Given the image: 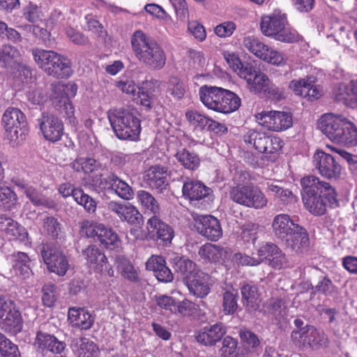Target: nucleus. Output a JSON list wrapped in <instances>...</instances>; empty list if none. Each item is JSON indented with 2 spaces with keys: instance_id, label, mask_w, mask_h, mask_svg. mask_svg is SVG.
<instances>
[{
  "instance_id": "nucleus-1",
  "label": "nucleus",
  "mask_w": 357,
  "mask_h": 357,
  "mask_svg": "<svg viewBox=\"0 0 357 357\" xmlns=\"http://www.w3.org/2000/svg\"><path fill=\"white\" fill-rule=\"evenodd\" d=\"M301 197L304 208L314 216L324 215L328 208L340 206L337 193L329 183L310 175L301 180Z\"/></svg>"
},
{
  "instance_id": "nucleus-2",
  "label": "nucleus",
  "mask_w": 357,
  "mask_h": 357,
  "mask_svg": "<svg viewBox=\"0 0 357 357\" xmlns=\"http://www.w3.org/2000/svg\"><path fill=\"white\" fill-rule=\"evenodd\" d=\"M132 52L140 63L152 70L162 69L167 61L163 48L142 31L134 32L131 38Z\"/></svg>"
},
{
  "instance_id": "nucleus-3",
  "label": "nucleus",
  "mask_w": 357,
  "mask_h": 357,
  "mask_svg": "<svg viewBox=\"0 0 357 357\" xmlns=\"http://www.w3.org/2000/svg\"><path fill=\"white\" fill-rule=\"evenodd\" d=\"M202 102L215 112L229 114L237 110L241 104V98L233 91L222 87L203 86L199 91Z\"/></svg>"
},
{
  "instance_id": "nucleus-4",
  "label": "nucleus",
  "mask_w": 357,
  "mask_h": 357,
  "mask_svg": "<svg viewBox=\"0 0 357 357\" xmlns=\"http://www.w3.org/2000/svg\"><path fill=\"white\" fill-rule=\"evenodd\" d=\"M260 29L264 36L283 43H295L300 39L296 30L290 27L287 15L280 10L261 16Z\"/></svg>"
},
{
  "instance_id": "nucleus-5",
  "label": "nucleus",
  "mask_w": 357,
  "mask_h": 357,
  "mask_svg": "<svg viewBox=\"0 0 357 357\" xmlns=\"http://www.w3.org/2000/svg\"><path fill=\"white\" fill-rule=\"evenodd\" d=\"M31 54L38 66L49 75L63 79L73 73L70 61L56 52L34 48Z\"/></svg>"
},
{
  "instance_id": "nucleus-6",
  "label": "nucleus",
  "mask_w": 357,
  "mask_h": 357,
  "mask_svg": "<svg viewBox=\"0 0 357 357\" xmlns=\"http://www.w3.org/2000/svg\"><path fill=\"white\" fill-rule=\"evenodd\" d=\"M107 118L116 136L123 140L137 139L141 131L139 119L126 109H111Z\"/></svg>"
},
{
  "instance_id": "nucleus-7",
  "label": "nucleus",
  "mask_w": 357,
  "mask_h": 357,
  "mask_svg": "<svg viewBox=\"0 0 357 357\" xmlns=\"http://www.w3.org/2000/svg\"><path fill=\"white\" fill-rule=\"evenodd\" d=\"M1 124L10 142L18 144L25 140L28 132L27 122L26 116L20 109L7 108L3 114Z\"/></svg>"
},
{
  "instance_id": "nucleus-8",
  "label": "nucleus",
  "mask_w": 357,
  "mask_h": 357,
  "mask_svg": "<svg viewBox=\"0 0 357 357\" xmlns=\"http://www.w3.org/2000/svg\"><path fill=\"white\" fill-rule=\"evenodd\" d=\"M229 194L232 201L249 208H262L268 202L261 190L253 185L231 187Z\"/></svg>"
},
{
  "instance_id": "nucleus-9",
  "label": "nucleus",
  "mask_w": 357,
  "mask_h": 357,
  "mask_svg": "<svg viewBox=\"0 0 357 357\" xmlns=\"http://www.w3.org/2000/svg\"><path fill=\"white\" fill-rule=\"evenodd\" d=\"M183 197L188 199L192 205L206 207L213 202L214 195L213 190L202 182L185 178L182 187Z\"/></svg>"
},
{
  "instance_id": "nucleus-10",
  "label": "nucleus",
  "mask_w": 357,
  "mask_h": 357,
  "mask_svg": "<svg viewBox=\"0 0 357 357\" xmlns=\"http://www.w3.org/2000/svg\"><path fill=\"white\" fill-rule=\"evenodd\" d=\"M40 252L41 257L50 272L59 276L66 274L70 264L62 250L52 243H43Z\"/></svg>"
},
{
  "instance_id": "nucleus-11",
  "label": "nucleus",
  "mask_w": 357,
  "mask_h": 357,
  "mask_svg": "<svg viewBox=\"0 0 357 357\" xmlns=\"http://www.w3.org/2000/svg\"><path fill=\"white\" fill-rule=\"evenodd\" d=\"M243 47L260 59L276 66L285 63L284 54L263 43L255 36H246L243 40Z\"/></svg>"
},
{
  "instance_id": "nucleus-12",
  "label": "nucleus",
  "mask_w": 357,
  "mask_h": 357,
  "mask_svg": "<svg viewBox=\"0 0 357 357\" xmlns=\"http://www.w3.org/2000/svg\"><path fill=\"white\" fill-rule=\"evenodd\" d=\"M294 335V345L302 351L309 349L316 351L327 348L329 345L328 336L314 326L307 328L301 334L295 333Z\"/></svg>"
},
{
  "instance_id": "nucleus-13",
  "label": "nucleus",
  "mask_w": 357,
  "mask_h": 357,
  "mask_svg": "<svg viewBox=\"0 0 357 357\" xmlns=\"http://www.w3.org/2000/svg\"><path fill=\"white\" fill-rule=\"evenodd\" d=\"M255 117L259 124L274 132L286 130L293 125L292 115L287 112L264 111L256 114Z\"/></svg>"
},
{
  "instance_id": "nucleus-14",
  "label": "nucleus",
  "mask_w": 357,
  "mask_h": 357,
  "mask_svg": "<svg viewBox=\"0 0 357 357\" xmlns=\"http://www.w3.org/2000/svg\"><path fill=\"white\" fill-rule=\"evenodd\" d=\"M245 143L252 144L259 152L271 154L278 152L283 146L280 137H271L265 132L249 130L244 135Z\"/></svg>"
},
{
  "instance_id": "nucleus-15",
  "label": "nucleus",
  "mask_w": 357,
  "mask_h": 357,
  "mask_svg": "<svg viewBox=\"0 0 357 357\" xmlns=\"http://www.w3.org/2000/svg\"><path fill=\"white\" fill-rule=\"evenodd\" d=\"M312 162L323 177L331 180H337L340 177L342 167L333 155L322 151H317L313 155Z\"/></svg>"
},
{
  "instance_id": "nucleus-16",
  "label": "nucleus",
  "mask_w": 357,
  "mask_h": 357,
  "mask_svg": "<svg viewBox=\"0 0 357 357\" xmlns=\"http://www.w3.org/2000/svg\"><path fill=\"white\" fill-rule=\"evenodd\" d=\"M257 255L261 263L266 261L268 266L275 269H281L289 266L286 255L276 244L271 242L262 243L257 250Z\"/></svg>"
},
{
  "instance_id": "nucleus-17",
  "label": "nucleus",
  "mask_w": 357,
  "mask_h": 357,
  "mask_svg": "<svg viewBox=\"0 0 357 357\" xmlns=\"http://www.w3.org/2000/svg\"><path fill=\"white\" fill-rule=\"evenodd\" d=\"M38 125L46 140L56 142L61 139L63 135V123L62 121L55 115L47 112H43L37 119Z\"/></svg>"
},
{
  "instance_id": "nucleus-18",
  "label": "nucleus",
  "mask_w": 357,
  "mask_h": 357,
  "mask_svg": "<svg viewBox=\"0 0 357 357\" xmlns=\"http://www.w3.org/2000/svg\"><path fill=\"white\" fill-rule=\"evenodd\" d=\"M227 333V328L222 322L208 324L197 331L195 337L197 342L206 347L215 346L221 341Z\"/></svg>"
},
{
  "instance_id": "nucleus-19",
  "label": "nucleus",
  "mask_w": 357,
  "mask_h": 357,
  "mask_svg": "<svg viewBox=\"0 0 357 357\" xmlns=\"http://www.w3.org/2000/svg\"><path fill=\"white\" fill-rule=\"evenodd\" d=\"M195 221V227L197 232L208 240L217 241L222 236L220 223L214 216H197Z\"/></svg>"
},
{
  "instance_id": "nucleus-20",
  "label": "nucleus",
  "mask_w": 357,
  "mask_h": 357,
  "mask_svg": "<svg viewBox=\"0 0 357 357\" xmlns=\"http://www.w3.org/2000/svg\"><path fill=\"white\" fill-rule=\"evenodd\" d=\"M100 185L106 190L114 192L124 200H130L135 196L132 187L114 173H109L102 178Z\"/></svg>"
},
{
  "instance_id": "nucleus-21",
  "label": "nucleus",
  "mask_w": 357,
  "mask_h": 357,
  "mask_svg": "<svg viewBox=\"0 0 357 357\" xmlns=\"http://www.w3.org/2000/svg\"><path fill=\"white\" fill-rule=\"evenodd\" d=\"M345 120L342 116L325 114L319 119L318 127L331 141L336 143Z\"/></svg>"
},
{
  "instance_id": "nucleus-22",
  "label": "nucleus",
  "mask_w": 357,
  "mask_h": 357,
  "mask_svg": "<svg viewBox=\"0 0 357 357\" xmlns=\"http://www.w3.org/2000/svg\"><path fill=\"white\" fill-rule=\"evenodd\" d=\"M333 96L337 102L351 108L357 107V78L348 83H340L333 90Z\"/></svg>"
},
{
  "instance_id": "nucleus-23",
  "label": "nucleus",
  "mask_w": 357,
  "mask_h": 357,
  "mask_svg": "<svg viewBox=\"0 0 357 357\" xmlns=\"http://www.w3.org/2000/svg\"><path fill=\"white\" fill-rule=\"evenodd\" d=\"M34 346L43 352L50 351L54 354H61L65 350L66 344L53 335L39 331L36 333Z\"/></svg>"
},
{
  "instance_id": "nucleus-24",
  "label": "nucleus",
  "mask_w": 357,
  "mask_h": 357,
  "mask_svg": "<svg viewBox=\"0 0 357 357\" xmlns=\"http://www.w3.org/2000/svg\"><path fill=\"white\" fill-rule=\"evenodd\" d=\"M185 284L191 294L202 298L210 293L212 280L208 274L199 270Z\"/></svg>"
},
{
  "instance_id": "nucleus-25",
  "label": "nucleus",
  "mask_w": 357,
  "mask_h": 357,
  "mask_svg": "<svg viewBox=\"0 0 357 357\" xmlns=\"http://www.w3.org/2000/svg\"><path fill=\"white\" fill-rule=\"evenodd\" d=\"M314 78L310 77L306 79L292 80L289 86L296 95L313 100L318 99L321 96V91L314 84Z\"/></svg>"
},
{
  "instance_id": "nucleus-26",
  "label": "nucleus",
  "mask_w": 357,
  "mask_h": 357,
  "mask_svg": "<svg viewBox=\"0 0 357 357\" xmlns=\"http://www.w3.org/2000/svg\"><path fill=\"white\" fill-rule=\"evenodd\" d=\"M299 225L295 223L287 214L277 215L272 222L274 236L282 243Z\"/></svg>"
},
{
  "instance_id": "nucleus-27",
  "label": "nucleus",
  "mask_w": 357,
  "mask_h": 357,
  "mask_svg": "<svg viewBox=\"0 0 357 357\" xmlns=\"http://www.w3.org/2000/svg\"><path fill=\"white\" fill-rule=\"evenodd\" d=\"M288 236L283 243L287 248L296 253H302L309 247V235L303 227L298 225L296 227L294 231Z\"/></svg>"
},
{
  "instance_id": "nucleus-28",
  "label": "nucleus",
  "mask_w": 357,
  "mask_h": 357,
  "mask_svg": "<svg viewBox=\"0 0 357 357\" xmlns=\"http://www.w3.org/2000/svg\"><path fill=\"white\" fill-rule=\"evenodd\" d=\"M146 269L152 271L157 280L162 282H170L174 279L172 271L167 266L165 259L161 256H151L146 263Z\"/></svg>"
},
{
  "instance_id": "nucleus-29",
  "label": "nucleus",
  "mask_w": 357,
  "mask_h": 357,
  "mask_svg": "<svg viewBox=\"0 0 357 357\" xmlns=\"http://www.w3.org/2000/svg\"><path fill=\"white\" fill-rule=\"evenodd\" d=\"M0 231L3 232L9 240L24 241L28 235L24 227L4 214L0 215Z\"/></svg>"
},
{
  "instance_id": "nucleus-30",
  "label": "nucleus",
  "mask_w": 357,
  "mask_h": 357,
  "mask_svg": "<svg viewBox=\"0 0 357 357\" xmlns=\"http://www.w3.org/2000/svg\"><path fill=\"white\" fill-rule=\"evenodd\" d=\"M8 259L11 261L13 269L17 276L25 280L33 274L31 260L26 253L14 252L8 256Z\"/></svg>"
},
{
  "instance_id": "nucleus-31",
  "label": "nucleus",
  "mask_w": 357,
  "mask_h": 357,
  "mask_svg": "<svg viewBox=\"0 0 357 357\" xmlns=\"http://www.w3.org/2000/svg\"><path fill=\"white\" fill-rule=\"evenodd\" d=\"M241 294L242 303L246 311L252 312L259 310L261 300L257 285L251 283L243 284L241 287Z\"/></svg>"
},
{
  "instance_id": "nucleus-32",
  "label": "nucleus",
  "mask_w": 357,
  "mask_h": 357,
  "mask_svg": "<svg viewBox=\"0 0 357 357\" xmlns=\"http://www.w3.org/2000/svg\"><path fill=\"white\" fill-rule=\"evenodd\" d=\"M136 198L145 215L152 218L157 215H162V209L160 204L149 192L139 190L137 192Z\"/></svg>"
},
{
  "instance_id": "nucleus-33",
  "label": "nucleus",
  "mask_w": 357,
  "mask_h": 357,
  "mask_svg": "<svg viewBox=\"0 0 357 357\" xmlns=\"http://www.w3.org/2000/svg\"><path fill=\"white\" fill-rule=\"evenodd\" d=\"M172 264L175 273L185 284L199 271L195 263L183 257H174L172 259Z\"/></svg>"
},
{
  "instance_id": "nucleus-34",
  "label": "nucleus",
  "mask_w": 357,
  "mask_h": 357,
  "mask_svg": "<svg viewBox=\"0 0 357 357\" xmlns=\"http://www.w3.org/2000/svg\"><path fill=\"white\" fill-rule=\"evenodd\" d=\"M0 326L12 335H16L22 331L23 319L16 305L9 310V312H8L3 318H1Z\"/></svg>"
},
{
  "instance_id": "nucleus-35",
  "label": "nucleus",
  "mask_w": 357,
  "mask_h": 357,
  "mask_svg": "<svg viewBox=\"0 0 357 357\" xmlns=\"http://www.w3.org/2000/svg\"><path fill=\"white\" fill-rule=\"evenodd\" d=\"M68 320L73 326L82 330L89 329L94 322L93 317L89 312L77 307L69 308Z\"/></svg>"
},
{
  "instance_id": "nucleus-36",
  "label": "nucleus",
  "mask_w": 357,
  "mask_h": 357,
  "mask_svg": "<svg viewBox=\"0 0 357 357\" xmlns=\"http://www.w3.org/2000/svg\"><path fill=\"white\" fill-rule=\"evenodd\" d=\"M167 168L161 166H153L148 170L146 176L147 183L151 188L165 189L168 185Z\"/></svg>"
},
{
  "instance_id": "nucleus-37",
  "label": "nucleus",
  "mask_w": 357,
  "mask_h": 357,
  "mask_svg": "<svg viewBox=\"0 0 357 357\" xmlns=\"http://www.w3.org/2000/svg\"><path fill=\"white\" fill-rule=\"evenodd\" d=\"M73 350L77 357H98L100 354L97 345L86 337L74 340Z\"/></svg>"
},
{
  "instance_id": "nucleus-38",
  "label": "nucleus",
  "mask_w": 357,
  "mask_h": 357,
  "mask_svg": "<svg viewBox=\"0 0 357 357\" xmlns=\"http://www.w3.org/2000/svg\"><path fill=\"white\" fill-rule=\"evenodd\" d=\"M175 158L182 167L190 171L197 170L201 162L199 155L195 151L187 148L178 149Z\"/></svg>"
},
{
  "instance_id": "nucleus-39",
  "label": "nucleus",
  "mask_w": 357,
  "mask_h": 357,
  "mask_svg": "<svg viewBox=\"0 0 357 357\" xmlns=\"http://www.w3.org/2000/svg\"><path fill=\"white\" fill-rule=\"evenodd\" d=\"M199 255L203 259L211 262H217L227 259L229 250L220 245L206 243L199 248Z\"/></svg>"
},
{
  "instance_id": "nucleus-40",
  "label": "nucleus",
  "mask_w": 357,
  "mask_h": 357,
  "mask_svg": "<svg viewBox=\"0 0 357 357\" xmlns=\"http://www.w3.org/2000/svg\"><path fill=\"white\" fill-rule=\"evenodd\" d=\"M20 62V52L10 45H3L0 50V63L2 66L15 69Z\"/></svg>"
},
{
  "instance_id": "nucleus-41",
  "label": "nucleus",
  "mask_w": 357,
  "mask_h": 357,
  "mask_svg": "<svg viewBox=\"0 0 357 357\" xmlns=\"http://www.w3.org/2000/svg\"><path fill=\"white\" fill-rule=\"evenodd\" d=\"M337 144L347 146L357 145V128L350 121L346 119L338 136Z\"/></svg>"
},
{
  "instance_id": "nucleus-42",
  "label": "nucleus",
  "mask_w": 357,
  "mask_h": 357,
  "mask_svg": "<svg viewBox=\"0 0 357 357\" xmlns=\"http://www.w3.org/2000/svg\"><path fill=\"white\" fill-rule=\"evenodd\" d=\"M51 90L52 93L50 95V98L54 104L56 105V107L61 106L62 105L66 107V109H69L71 110L70 114H73V107L71 103L69 102L68 98L65 91V86L63 84L60 82H55L51 84Z\"/></svg>"
},
{
  "instance_id": "nucleus-43",
  "label": "nucleus",
  "mask_w": 357,
  "mask_h": 357,
  "mask_svg": "<svg viewBox=\"0 0 357 357\" xmlns=\"http://www.w3.org/2000/svg\"><path fill=\"white\" fill-rule=\"evenodd\" d=\"M82 255L84 259L91 264H95L101 271L106 265L107 258L103 252L94 245H89L82 250Z\"/></svg>"
},
{
  "instance_id": "nucleus-44",
  "label": "nucleus",
  "mask_w": 357,
  "mask_h": 357,
  "mask_svg": "<svg viewBox=\"0 0 357 357\" xmlns=\"http://www.w3.org/2000/svg\"><path fill=\"white\" fill-rule=\"evenodd\" d=\"M115 264L121 275L131 282L138 280V274L130 261L124 256H117L115 258Z\"/></svg>"
},
{
  "instance_id": "nucleus-45",
  "label": "nucleus",
  "mask_w": 357,
  "mask_h": 357,
  "mask_svg": "<svg viewBox=\"0 0 357 357\" xmlns=\"http://www.w3.org/2000/svg\"><path fill=\"white\" fill-rule=\"evenodd\" d=\"M120 220L137 227L142 226L144 224L143 215L136 206L128 202L126 203V206Z\"/></svg>"
},
{
  "instance_id": "nucleus-46",
  "label": "nucleus",
  "mask_w": 357,
  "mask_h": 357,
  "mask_svg": "<svg viewBox=\"0 0 357 357\" xmlns=\"http://www.w3.org/2000/svg\"><path fill=\"white\" fill-rule=\"evenodd\" d=\"M104 225L93 220H85L81 222L80 234L87 238H91L94 241L99 240L102 232Z\"/></svg>"
},
{
  "instance_id": "nucleus-47",
  "label": "nucleus",
  "mask_w": 357,
  "mask_h": 357,
  "mask_svg": "<svg viewBox=\"0 0 357 357\" xmlns=\"http://www.w3.org/2000/svg\"><path fill=\"white\" fill-rule=\"evenodd\" d=\"M238 294L236 289L227 290L222 294V310L225 314H234L238 309Z\"/></svg>"
},
{
  "instance_id": "nucleus-48",
  "label": "nucleus",
  "mask_w": 357,
  "mask_h": 357,
  "mask_svg": "<svg viewBox=\"0 0 357 357\" xmlns=\"http://www.w3.org/2000/svg\"><path fill=\"white\" fill-rule=\"evenodd\" d=\"M266 190L273 192L276 197L280 199L284 204H289L296 202V197L289 189L284 188L275 182L268 181L266 183Z\"/></svg>"
},
{
  "instance_id": "nucleus-49",
  "label": "nucleus",
  "mask_w": 357,
  "mask_h": 357,
  "mask_svg": "<svg viewBox=\"0 0 357 357\" xmlns=\"http://www.w3.org/2000/svg\"><path fill=\"white\" fill-rule=\"evenodd\" d=\"M23 16L29 22L37 23L45 18V13L41 6L29 1L23 8Z\"/></svg>"
},
{
  "instance_id": "nucleus-50",
  "label": "nucleus",
  "mask_w": 357,
  "mask_h": 357,
  "mask_svg": "<svg viewBox=\"0 0 357 357\" xmlns=\"http://www.w3.org/2000/svg\"><path fill=\"white\" fill-rule=\"evenodd\" d=\"M30 202L36 206H44L48 208L53 207V202L43 195L35 188L30 185L24 192Z\"/></svg>"
},
{
  "instance_id": "nucleus-51",
  "label": "nucleus",
  "mask_w": 357,
  "mask_h": 357,
  "mask_svg": "<svg viewBox=\"0 0 357 357\" xmlns=\"http://www.w3.org/2000/svg\"><path fill=\"white\" fill-rule=\"evenodd\" d=\"M102 232L99 237L98 241L107 249H114L119 244V238L117 234L110 227L103 226Z\"/></svg>"
},
{
  "instance_id": "nucleus-52",
  "label": "nucleus",
  "mask_w": 357,
  "mask_h": 357,
  "mask_svg": "<svg viewBox=\"0 0 357 357\" xmlns=\"http://www.w3.org/2000/svg\"><path fill=\"white\" fill-rule=\"evenodd\" d=\"M43 229L52 238H58L62 231V225L58 219L54 216H45L43 219Z\"/></svg>"
},
{
  "instance_id": "nucleus-53",
  "label": "nucleus",
  "mask_w": 357,
  "mask_h": 357,
  "mask_svg": "<svg viewBox=\"0 0 357 357\" xmlns=\"http://www.w3.org/2000/svg\"><path fill=\"white\" fill-rule=\"evenodd\" d=\"M157 83L156 80L146 81L143 82L142 92L139 96L142 105L147 109H151L152 105L151 95L154 91L152 86Z\"/></svg>"
},
{
  "instance_id": "nucleus-54",
  "label": "nucleus",
  "mask_w": 357,
  "mask_h": 357,
  "mask_svg": "<svg viewBox=\"0 0 357 357\" xmlns=\"http://www.w3.org/2000/svg\"><path fill=\"white\" fill-rule=\"evenodd\" d=\"M74 199L78 204L83 206L84 209L89 213L95 212L96 209V201L91 197L84 193L82 189L75 192Z\"/></svg>"
},
{
  "instance_id": "nucleus-55",
  "label": "nucleus",
  "mask_w": 357,
  "mask_h": 357,
  "mask_svg": "<svg viewBox=\"0 0 357 357\" xmlns=\"http://www.w3.org/2000/svg\"><path fill=\"white\" fill-rule=\"evenodd\" d=\"M196 305L192 301L184 299L182 301H176L173 313L178 314L182 317H190L195 314Z\"/></svg>"
},
{
  "instance_id": "nucleus-56",
  "label": "nucleus",
  "mask_w": 357,
  "mask_h": 357,
  "mask_svg": "<svg viewBox=\"0 0 357 357\" xmlns=\"http://www.w3.org/2000/svg\"><path fill=\"white\" fill-rule=\"evenodd\" d=\"M56 287L52 283H48L43 286L42 289V301L44 305L52 307L57 299Z\"/></svg>"
},
{
  "instance_id": "nucleus-57",
  "label": "nucleus",
  "mask_w": 357,
  "mask_h": 357,
  "mask_svg": "<svg viewBox=\"0 0 357 357\" xmlns=\"http://www.w3.org/2000/svg\"><path fill=\"white\" fill-rule=\"evenodd\" d=\"M254 77L252 78L251 82L248 83L255 92L260 93L262 91H266L270 85V80L268 77L259 70L255 74Z\"/></svg>"
},
{
  "instance_id": "nucleus-58",
  "label": "nucleus",
  "mask_w": 357,
  "mask_h": 357,
  "mask_svg": "<svg viewBox=\"0 0 357 357\" xmlns=\"http://www.w3.org/2000/svg\"><path fill=\"white\" fill-rule=\"evenodd\" d=\"M220 352L224 357H229L236 354L238 346L236 339L227 335L221 340Z\"/></svg>"
},
{
  "instance_id": "nucleus-59",
  "label": "nucleus",
  "mask_w": 357,
  "mask_h": 357,
  "mask_svg": "<svg viewBox=\"0 0 357 357\" xmlns=\"http://www.w3.org/2000/svg\"><path fill=\"white\" fill-rule=\"evenodd\" d=\"M185 117L190 124L201 129H206L208 119L196 111H188Z\"/></svg>"
},
{
  "instance_id": "nucleus-60",
  "label": "nucleus",
  "mask_w": 357,
  "mask_h": 357,
  "mask_svg": "<svg viewBox=\"0 0 357 357\" xmlns=\"http://www.w3.org/2000/svg\"><path fill=\"white\" fill-rule=\"evenodd\" d=\"M169 91L174 97L181 99L185 93V84L176 77H172L169 82Z\"/></svg>"
},
{
  "instance_id": "nucleus-61",
  "label": "nucleus",
  "mask_w": 357,
  "mask_h": 357,
  "mask_svg": "<svg viewBox=\"0 0 357 357\" xmlns=\"http://www.w3.org/2000/svg\"><path fill=\"white\" fill-rule=\"evenodd\" d=\"M258 71L259 70L252 63L243 62L236 73L240 77L245 79L249 83Z\"/></svg>"
},
{
  "instance_id": "nucleus-62",
  "label": "nucleus",
  "mask_w": 357,
  "mask_h": 357,
  "mask_svg": "<svg viewBox=\"0 0 357 357\" xmlns=\"http://www.w3.org/2000/svg\"><path fill=\"white\" fill-rule=\"evenodd\" d=\"M259 225L252 222L245 225L243 227L241 237L247 243H255L257 238V234Z\"/></svg>"
},
{
  "instance_id": "nucleus-63",
  "label": "nucleus",
  "mask_w": 357,
  "mask_h": 357,
  "mask_svg": "<svg viewBox=\"0 0 357 357\" xmlns=\"http://www.w3.org/2000/svg\"><path fill=\"white\" fill-rule=\"evenodd\" d=\"M0 357H20L17 346L7 339L0 345Z\"/></svg>"
},
{
  "instance_id": "nucleus-64",
  "label": "nucleus",
  "mask_w": 357,
  "mask_h": 357,
  "mask_svg": "<svg viewBox=\"0 0 357 357\" xmlns=\"http://www.w3.org/2000/svg\"><path fill=\"white\" fill-rule=\"evenodd\" d=\"M188 29L189 32L198 40L204 41L206 39V33L205 29L197 21H188Z\"/></svg>"
}]
</instances>
